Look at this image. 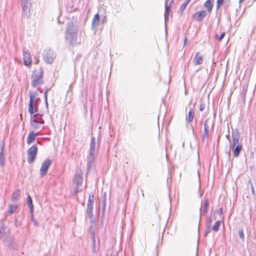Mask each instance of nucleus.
<instances>
[{"label": "nucleus", "instance_id": "obj_26", "mask_svg": "<svg viewBox=\"0 0 256 256\" xmlns=\"http://www.w3.org/2000/svg\"><path fill=\"white\" fill-rule=\"evenodd\" d=\"M221 222L220 220L216 221L214 224L210 228V230H212L214 232H218L219 230V227L220 225Z\"/></svg>", "mask_w": 256, "mask_h": 256}, {"label": "nucleus", "instance_id": "obj_42", "mask_svg": "<svg viewBox=\"0 0 256 256\" xmlns=\"http://www.w3.org/2000/svg\"><path fill=\"white\" fill-rule=\"evenodd\" d=\"M226 138L229 140L230 141V136L229 134H226Z\"/></svg>", "mask_w": 256, "mask_h": 256}, {"label": "nucleus", "instance_id": "obj_1", "mask_svg": "<svg viewBox=\"0 0 256 256\" xmlns=\"http://www.w3.org/2000/svg\"><path fill=\"white\" fill-rule=\"evenodd\" d=\"M78 28L76 22H68L67 24V28L65 33V38L70 44H74L78 37Z\"/></svg>", "mask_w": 256, "mask_h": 256}, {"label": "nucleus", "instance_id": "obj_35", "mask_svg": "<svg viewBox=\"0 0 256 256\" xmlns=\"http://www.w3.org/2000/svg\"><path fill=\"white\" fill-rule=\"evenodd\" d=\"M224 2V0H217L216 2V8L217 10L219 9L222 6V3Z\"/></svg>", "mask_w": 256, "mask_h": 256}, {"label": "nucleus", "instance_id": "obj_32", "mask_svg": "<svg viewBox=\"0 0 256 256\" xmlns=\"http://www.w3.org/2000/svg\"><path fill=\"white\" fill-rule=\"evenodd\" d=\"M204 212L205 213H206L207 211H208V199L204 200Z\"/></svg>", "mask_w": 256, "mask_h": 256}, {"label": "nucleus", "instance_id": "obj_34", "mask_svg": "<svg viewBox=\"0 0 256 256\" xmlns=\"http://www.w3.org/2000/svg\"><path fill=\"white\" fill-rule=\"evenodd\" d=\"M225 36V32H222L221 34L219 36L218 34H215V38H217L219 41H221L222 39L224 38Z\"/></svg>", "mask_w": 256, "mask_h": 256}, {"label": "nucleus", "instance_id": "obj_45", "mask_svg": "<svg viewBox=\"0 0 256 256\" xmlns=\"http://www.w3.org/2000/svg\"><path fill=\"white\" fill-rule=\"evenodd\" d=\"M113 256H118V252H116V254H114Z\"/></svg>", "mask_w": 256, "mask_h": 256}, {"label": "nucleus", "instance_id": "obj_10", "mask_svg": "<svg viewBox=\"0 0 256 256\" xmlns=\"http://www.w3.org/2000/svg\"><path fill=\"white\" fill-rule=\"evenodd\" d=\"M30 124L32 128L35 130H40L42 128V125L44 123H41L36 121V118L33 117L30 118Z\"/></svg>", "mask_w": 256, "mask_h": 256}, {"label": "nucleus", "instance_id": "obj_44", "mask_svg": "<svg viewBox=\"0 0 256 256\" xmlns=\"http://www.w3.org/2000/svg\"><path fill=\"white\" fill-rule=\"evenodd\" d=\"M173 2V0H172L170 4H169V6H170L171 7V6H172V3Z\"/></svg>", "mask_w": 256, "mask_h": 256}, {"label": "nucleus", "instance_id": "obj_31", "mask_svg": "<svg viewBox=\"0 0 256 256\" xmlns=\"http://www.w3.org/2000/svg\"><path fill=\"white\" fill-rule=\"evenodd\" d=\"M190 1V0H186V2L181 5L180 8V11L182 12Z\"/></svg>", "mask_w": 256, "mask_h": 256}, {"label": "nucleus", "instance_id": "obj_38", "mask_svg": "<svg viewBox=\"0 0 256 256\" xmlns=\"http://www.w3.org/2000/svg\"><path fill=\"white\" fill-rule=\"evenodd\" d=\"M205 108V104H204L201 102L200 106V110L202 111Z\"/></svg>", "mask_w": 256, "mask_h": 256}, {"label": "nucleus", "instance_id": "obj_33", "mask_svg": "<svg viewBox=\"0 0 256 256\" xmlns=\"http://www.w3.org/2000/svg\"><path fill=\"white\" fill-rule=\"evenodd\" d=\"M193 118H194V114L192 112V110H190L188 112V120L189 122H192L193 120Z\"/></svg>", "mask_w": 256, "mask_h": 256}, {"label": "nucleus", "instance_id": "obj_39", "mask_svg": "<svg viewBox=\"0 0 256 256\" xmlns=\"http://www.w3.org/2000/svg\"><path fill=\"white\" fill-rule=\"evenodd\" d=\"M250 188L252 190V193L253 195H255V192L254 190V187L252 183H250Z\"/></svg>", "mask_w": 256, "mask_h": 256}, {"label": "nucleus", "instance_id": "obj_37", "mask_svg": "<svg viewBox=\"0 0 256 256\" xmlns=\"http://www.w3.org/2000/svg\"><path fill=\"white\" fill-rule=\"evenodd\" d=\"M238 235H239V236L240 238L242 239V240H244V232H243V230L242 229H240L238 231Z\"/></svg>", "mask_w": 256, "mask_h": 256}, {"label": "nucleus", "instance_id": "obj_12", "mask_svg": "<svg viewBox=\"0 0 256 256\" xmlns=\"http://www.w3.org/2000/svg\"><path fill=\"white\" fill-rule=\"evenodd\" d=\"M208 120H206L204 122V132L202 136V140L204 141L207 140L208 138Z\"/></svg>", "mask_w": 256, "mask_h": 256}, {"label": "nucleus", "instance_id": "obj_16", "mask_svg": "<svg viewBox=\"0 0 256 256\" xmlns=\"http://www.w3.org/2000/svg\"><path fill=\"white\" fill-rule=\"evenodd\" d=\"M22 0V10L24 12H27L28 10H29V6L30 3L26 0Z\"/></svg>", "mask_w": 256, "mask_h": 256}, {"label": "nucleus", "instance_id": "obj_9", "mask_svg": "<svg viewBox=\"0 0 256 256\" xmlns=\"http://www.w3.org/2000/svg\"><path fill=\"white\" fill-rule=\"evenodd\" d=\"M206 14L207 12L205 10L198 11L194 15V18L197 21L200 22L206 17Z\"/></svg>", "mask_w": 256, "mask_h": 256}, {"label": "nucleus", "instance_id": "obj_6", "mask_svg": "<svg viewBox=\"0 0 256 256\" xmlns=\"http://www.w3.org/2000/svg\"><path fill=\"white\" fill-rule=\"evenodd\" d=\"M90 156L88 158L89 164L94 162L96 153V140L94 137L92 138L90 144Z\"/></svg>", "mask_w": 256, "mask_h": 256}, {"label": "nucleus", "instance_id": "obj_28", "mask_svg": "<svg viewBox=\"0 0 256 256\" xmlns=\"http://www.w3.org/2000/svg\"><path fill=\"white\" fill-rule=\"evenodd\" d=\"M170 11V6H166L165 13H164L165 22H166V20H168V15H169Z\"/></svg>", "mask_w": 256, "mask_h": 256}, {"label": "nucleus", "instance_id": "obj_2", "mask_svg": "<svg viewBox=\"0 0 256 256\" xmlns=\"http://www.w3.org/2000/svg\"><path fill=\"white\" fill-rule=\"evenodd\" d=\"M43 70L41 68L38 70H36L32 73V85L33 87L40 86L42 84V77Z\"/></svg>", "mask_w": 256, "mask_h": 256}, {"label": "nucleus", "instance_id": "obj_3", "mask_svg": "<svg viewBox=\"0 0 256 256\" xmlns=\"http://www.w3.org/2000/svg\"><path fill=\"white\" fill-rule=\"evenodd\" d=\"M82 174L83 172L81 170H78L75 174L73 180L74 190L72 194L74 195L78 193L79 187L82 184L83 181Z\"/></svg>", "mask_w": 256, "mask_h": 256}, {"label": "nucleus", "instance_id": "obj_13", "mask_svg": "<svg viewBox=\"0 0 256 256\" xmlns=\"http://www.w3.org/2000/svg\"><path fill=\"white\" fill-rule=\"evenodd\" d=\"M194 64L195 65H199L202 64L203 62L202 57L200 55L199 52H197L194 58Z\"/></svg>", "mask_w": 256, "mask_h": 256}, {"label": "nucleus", "instance_id": "obj_36", "mask_svg": "<svg viewBox=\"0 0 256 256\" xmlns=\"http://www.w3.org/2000/svg\"><path fill=\"white\" fill-rule=\"evenodd\" d=\"M94 196L90 195L88 204H92L94 202Z\"/></svg>", "mask_w": 256, "mask_h": 256}, {"label": "nucleus", "instance_id": "obj_18", "mask_svg": "<svg viewBox=\"0 0 256 256\" xmlns=\"http://www.w3.org/2000/svg\"><path fill=\"white\" fill-rule=\"evenodd\" d=\"M37 136V134H34V132H30L27 138V143L30 144L35 140L36 136Z\"/></svg>", "mask_w": 256, "mask_h": 256}, {"label": "nucleus", "instance_id": "obj_41", "mask_svg": "<svg viewBox=\"0 0 256 256\" xmlns=\"http://www.w3.org/2000/svg\"><path fill=\"white\" fill-rule=\"evenodd\" d=\"M218 212L220 214H222V208H220L218 210Z\"/></svg>", "mask_w": 256, "mask_h": 256}, {"label": "nucleus", "instance_id": "obj_8", "mask_svg": "<svg viewBox=\"0 0 256 256\" xmlns=\"http://www.w3.org/2000/svg\"><path fill=\"white\" fill-rule=\"evenodd\" d=\"M232 146L234 147L238 145H241L239 142L240 132L238 130L237 128L232 130Z\"/></svg>", "mask_w": 256, "mask_h": 256}, {"label": "nucleus", "instance_id": "obj_23", "mask_svg": "<svg viewBox=\"0 0 256 256\" xmlns=\"http://www.w3.org/2000/svg\"><path fill=\"white\" fill-rule=\"evenodd\" d=\"M92 204H87V214L89 218H92Z\"/></svg>", "mask_w": 256, "mask_h": 256}, {"label": "nucleus", "instance_id": "obj_7", "mask_svg": "<svg viewBox=\"0 0 256 256\" xmlns=\"http://www.w3.org/2000/svg\"><path fill=\"white\" fill-rule=\"evenodd\" d=\"M52 164V160L48 158L46 159L42 164L40 169V176L43 177L46 173Z\"/></svg>", "mask_w": 256, "mask_h": 256}, {"label": "nucleus", "instance_id": "obj_40", "mask_svg": "<svg viewBox=\"0 0 256 256\" xmlns=\"http://www.w3.org/2000/svg\"><path fill=\"white\" fill-rule=\"evenodd\" d=\"M48 92V90H46L45 92H44V99H45V102H46V106H48V102H47V92Z\"/></svg>", "mask_w": 256, "mask_h": 256}, {"label": "nucleus", "instance_id": "obj_30", "mask_svg": "<svg viewBox=\"0 0 256 256\" xmlns=\"http://www.w3.org/2000/svg\"><path fill=\"white\" fill-rule=\"evenodd\" d=\"M211 222H212V220L210 218L207 222V230L205 234H204L206 236L210 232Z\"/></svg>", "mask_w": 256, "mask_h": 256}, {"label": "nucleus", "instance_id": "obj_17", "mask_svg": "<svg viewBox=\"0 0 256 256\" xmlns=\"http://www.w3.org/2000/svg\"><path fill=\"white\" fill-rule=\"evenodd\" d=\"M27 200H28V206L30 210V212L32 214V215L33 212H34V206H33V204H32V199L29 194H28Z\"/></svg>", "mask_w": 256, "mask_h": 256}, {"label": "nucleus", "instance_id": "obj_22", "mask_svg": "<svg viewBox=\"0 0 256 256\" xmlns=\"http://www.w3.org/2000/svg\"><path fill=\"white\" fill-rule=\"evenodd\" d=\"M3 144H0V164L2 165L4 160V155L3 153Z\"/></svg>", "mask_w": 256, "mask_h": 256}, {"label": "nucleus", "instance_id": "obj_20", "mask_svg": "<svg viewBox=\"0 0 256 256\" xmlns=\"http://www.w3.org/2000/svg\"><path fill=\"white\" fill-rule=\"evenodd\" d=\"M212 2L213 0H207L204 4V6L208 9L209 13L210 12L213 7Z\"/></svg>", "mask_w": 256, "mask_h": 256}, {"label": "nucleus", "instance_id": "obj_21", "mask_svg": "<svg viewBox=\"0 0 256 256\" xmlns=\"http://www.w3.org/2000/svg\"><path fill=\"white\" fill-rule=\"evenodd\" d=\"M36 104L33 103H29L28 112L32 115H33L32 114L34 112H36Z\"/></svg>", "mask_w": 256, "mask_h": 256}, {"label": "nucleus", "instance_id": "obj_27", "mask_svg": "<svg viewBox=\"0 0 256 256\" xmlns=\"http://www.w3.org/2000/svg\"><path fill=\"white\" fill-rule=\"evenodd\" d=\"M33 117L36 118V121L40 122L41 123H44V120L42 118L41 114H35L32 115L30 118H32Z\"/></svg>", "mask_w": 256, "mask_h": 256}, {"label": "nucleus", "instance_id": "obj_14", "mask_svg": "<svg viewBox=\"0 0 256 256\" xmlns=\"http://www.w3.org/2000/svg\"><path fill=\"white\" fill-rule=\"evenodd\" d=\"M20 194V192L19 190L15 191L12 196L11 201L13 203L16 202L19 198Z\"/></svg>", "mask_w": 256, "mask_h": 256}, {"label": "nucleus", "instance_id": "obj_11", "mask_svg": "<svg viewBox=\"0 0 256 256\" xmlns=\"http://www.w3.org/2000/svg\"><path fill=\"white\" fill-rule=\"evenodd\" d=\"M24 62L26 66H28L32 64V58L30 53L28 51L24 50Z\"/></svg>", "mask_w": 256, "mask_h": 256}, {"label": "nucleus", "instance_id": "obj_43", "mask_svg": "<svg viewBox=\"0 0 256 256\" xmlns=\"http://www.w3.org/2000/svg\"><path fill=\"white\" fill-rule=\"evenodd\" d=\"M34 224L36 226H38V222H36V221H34Z\"/></svg>", "mask_w": 256, "mask_h": 256}, {"label": "nucleus", "instance_id": "obj_25", "mask_svg": "<svg viewBox=\"0 0 256 256\" xmlns=\"http://www.w3.org/2000/svg\"><path fill=\"white\" fill-rule=\"evenodd\" d=\"M30 102L29 103H33L36 104V101L38 100V98H36V94H32L30 93Z\"/></svg>", "mask_w": 256, "mask_h": 256}, {"label": "nucleus", "instance_id": "obj_19", "mask_svg": "<svg viewBox=\"0 0 256 256\" xmlns=\"http://www.w3.org/2000/svg\"><path fill=\"white\" fill-rule=\"evenodd\" d=\"M100 22V16L98 14L94 15L92 20V27H96L98 26Z\"/></svg>", "mask_w": 256, "mask_h": 256}, {"label": "nucleus", "instance_id": "obj_15", "mask_svg": "<svg viewBox=\"0 0 256 256\" xmlns=\"http://www.w3.org/2000/svg\"><path fill=\"white\" fill-rule=\"evenodd\" d=\"M232 148L234 152V156L238 157L239 156V154L242 150V146L238 145L236 146H235L234 147H232Z\"/></svg>", "mask_w": 256, "mask_h": 256}, {"label": "nucleus", "instance_id": "obj_46", "mask_svg": "<svg viewBox=\"0 0 256 256\" xmlns=\"http://www.w3.org/2000/svg\"><path fill=\"white\" fill-rule=\"evenodd\" d=\"M243 0H239V2L241 3L242 2Z\"/></svg>", "mask_w": 256, "mask_h": 256}, {"label": "nucleus", "instance_id": "obj_24", "mask_svg": "<svg viewBox=\"0 0 256 256\" xmlns=\"http://www.w3.org/2000/svg\"><path fill=\"white\" fill-rule=\"evenodd\" d=\"M18 206L16 204H10L8 212L10 214H13L17 209Z\"/></svg>", "mask_w": 256, "mask_h": 256}, {"label": "nucleus", "instance_id": "obj_47", "mask_svg": "<svg viewBox=\"0 0 256 256\" xmlns=\"http://www.w3.org/2000/svg\"><path fill=\"white\" fill-rule=\"evenodd\" d=\"M142 196H144V193H142Z\"/></svg>", "mask_w": 256, "mask_h": 256}, {"label": "nucleus", "instance_id": "obj_4", "mask_svg": "<svg viewBox=\"0 0 256 256\" xmlns=\"http://www.w3.org/2000/svg\"><path fill=\"white\" fill-rule=\"evenodd\" d=\"M44 61L48 64H52L56 58V54L50 49L46 48L43 53Z\"/></svg>", "mask_w": 256, "mask_h": 256}, {"label": "nucleus", "instance_id": "obj_5", "mask_svg": "<svg viewBox=\"0 0 256 256\" xmlns=\"http://www.w3.org/2000/svg\"><path fill=\"white\" fill-rule=\"evenodd\" d=\"M38 153V148L36 146H32L28 152V162L32 164L34 160Z\"/></svg>", "mask_w": 256, "mask_h": 256}, {"label": "nucleus", "instance_id": "obj_29", "mask_svg": "<svg viewBox=\"0 0 256 256\" xmlns=\"http://www.w3.org/2000/svg\"><path fill=\"white\" fill-rule=\"evenodd\" d=\"M102 210L103 213L104 212L106 206V192H104V197L102 200Z\"/></svg>", "mask_w": 256, "mask_h": 256}]
</instances>
